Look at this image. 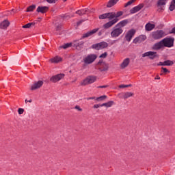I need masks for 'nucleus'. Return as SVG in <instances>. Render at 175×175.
<instances>
[{
  "label": "nucleus",
  "mask_w": 175,
  "mask_h": 175,
  "mask_svg": "<svg viewBox=\"0 0 175 175\" xmlns=\"http://www.w3.org/2000/svg\"><path fill=\"white\" fill-rule=\"evenodd\" d=\"M43 85V81H38L35 82L33 85H31L30 90L31 91H35L36 90H39Z\"/></svg>",
  "instance_id": "11"
},
{
  "label": "nucleus",
  "mask_w": 175,
  "mask_h": 175,
  "mask_svg": "<svg viewBox=\"0 0 175 175\" xmlns=\"http://www.w3.org/2000/svg\"><path fill=\"white\" fill-rule=\"evenodd\" d=\"M118 95H119V98H121L122 99H128V98H131V96H133L135 94L131 92H126L120 93Z\"/></svg>",
  "instance_id": "14"
},
{
  "label": "nucleus",
  "mask_w": 175,
  "mask_h": 175,
  "mask_svg": "<svg viewBox=\"0 0 175 175\" xmlns=\"http://www.w3.org/2000/svg\"><path fill=\"white\" fill-rule=\"evenodd\" d=\"M103 32H105V30H101L98 32V36H100L102 35V33H103Z\"/></svg>",
  "instance_id": "46"
},
{
  "label": "nucleus",
  "mask_w": 175,
  "mask_h": 175,
  "mask_svg": "<svg viewBox=\"0 0 175 175\" xmlns=\"http://www.w3.org/2000/svg\"><path fill=\"white\" fill-rule=\"evenodd\" d=\"M91 99H95V97H89L87 98L88 100H90Z\"/></svg>",
  "instance_id": "49"
},
{
  "label": "nucleus",
  "mask_w": 175,
  "mask_h": 175,
  "mask_svg": "<svg viewBox=\"0 0 175 175\" xmlns=\"http://www.w3.org/2000/svg\"><path fill=\"white\" fill-rule=\"evenodd\" d=\"M135 1L136 0H130L124 5V8H128V6L132 5V3H133V2H135Z\"/></svg>",
  "instance_id": "35"
},
{
  "label": "nucleus",
  "mask_w": 175,
  "mask_h": 175,
  "mask_svg": "<svg viewBox=\"0 0 175 175\" xmlns=\"http://www.w3.org/2000/svg\"><path fill=\"white\" fill-rule=\"evenodd\" d=\"M142 57H149L150 59H154V58H157V52L148 51L146 53H143Z\"/></svg>",
  "instance_id": "9"
},
{
  "label": "nucleus",
  "mask_w": 175,
  "mask_h": 175,
  "mask_svg": "<svg viewBox=\"0 0 175 175\" xmlns=\"http://www.w3.org/2000/svg\"><path fill=\"white\" fill-rule=\"evenodd\" d=\"M154 80H161L159 75H157V77L154 78Z\"/></svg>",
  "instance_id": "47"
},
{
  "label": "nucleus",
  "mask_w": 175,
  "mask_h": 175,
  "mask_svg": "<svg viewBox=\"0 0 175 175\" xmlns=\"http://www.w3.org/2000/svg\"><path fill=\"white\" fill-rule=\"evenodd\" d=\"M107 85L99 86L98 88H107Z\"/></svg>",
  "instance_id": "48"
},
{
  "label": "nucleus",
  "mask_w": 175,
  "mask_h": 175,
  "mask_svg": "<svg viewBox=\"0 0 175 175\" xmlns=\"http://www.w3.org/2000/svg\"><path fill=\"white\" fill-rule=\"evenodd\" d=\"M9 25H10V22H9L8 20H4L0 23V28L1 29H6Z\"/></svg>",
  "instance_id": "20"
},
{
  "label": "nucleus",
  "mask_w": 175,
  "mask_h": 175,
  "mask_svg": "<svg viewBox=\"0 0 175 175\" xmlns=\"http://www.w3.org/2000/svg\"><path fill=\"white\" fill-rule=\"evenodd\" d=\"M75 109H76V110H78V111H83V109H81L79 105H76Z\"/></svg>",
  "instance_id": "42"
},
{
  "label": "nucleus",
  "mask_w": 175,
  "mask_h": 175,
  "mask_svg": "<svg viewBox=\"0 0 175 175\" xmlns=\"http://www.w3.org/2000/svg\"><path fill=\"white\" fill-rule=\"evenodd\" d=\"M25 103H28V100H25Z\"/></svg>",
  "instance_id": "54"
},
{
  "label": "nucleus",
  "mask_w": 175,
  "mask_h": 175,
  "mask_svg": "<svg viewBox=\"0 0 175 175\" xmlns=\"http://www.w3.org/2000/svg\"><path fill=\"white\" fill-rule=\"evenodd\" d=\"M146 39H147V36L146 35H141L135 38L133 41V43H135V44H137V43H142V42H144Z\"/></svg>",
  "instance_id": "13"
},
{
  "label": "nucleus",
  "mask_w": 175,
  "mask_h": 175,
  "mask_svg": "<svg viewBox=\"0 0 175 175\" xmlns=\"http://www.w3.org/2000/svg\"><path fill=\"white\" fill-rule=\"evenodd\" d=\"M83 45L84 41H77L75 42V46H76V47H83Z\"/></svg>",
  "instance_id": "28"
},
{
  "label": "nucleus",
  "mask_w": 175,
  "mask_h": 175,
  "mask_svg": "<svg viewBox=\"0 0 175 175\" xmlns=\"http://www.w3.org/2000/svg\"><path fill=\"white\" fill-rule=\"evenodd\" d=\"M28 102H29V103H32V99L29 100Z\"/></svg>",
  "instance_id": "53"
},
{
  "label": "nucleus",
  "mask_w": 175,
  "mask_h": 175,
  "mask_svg": "<svg viewBox=\"0 0 175 175\" xmlns=\"http://www.w3.org/2000/svg\"><path fill=\"white\" fill-rule=\"evenodd\" d=\"M161 75V76H162V73L161 74H160Z\"/></svg>",
  "instance_id": "57"
},
{
  "label": "nucleus",
  "mask_w": 175,
  "mask_h": 175,
  "mask_svg": "<svg viewBox=\"0 0 175 175\" xmlns=\"http://www.w3.org/2000/svg\"><path fill=\"white\" fill-rule=\"evenodd\" d=\"M107 57V52H105L100 55V58H106Z\"/></svg>",
  "instance_id": "38"
},
{
  "label": "nucleus",
  "mask_w": 175,
  "mask_h": 175,
  "mask_svg": "<svg viewBox=\"0 0 175 175\" xmlns=\"http://www.w3.org/2000/svg\"><path fill=\"white\" fill-rule=\"evenodd\" d=\"M36 12L38 13H47V12H49V7L47 6H38L37 8Z\"/></svg>",
  "instance_id": "17"
},
{
  "label": "nucleus",
  "mask_w": 175,
  "mask_h": 175,
  "mask_svg": "<svg viewBox=\"0 0 175 175\" xmlns=\"http://www.w3.org/2000/svg\"><path fill=\"white\" fill-rule=\"evenodd\" d=\"M122 32H124V29H122V28L115 26L110 33L111 38H112V39H116L118 38V36H120Z\"/></svg>",
  "instance_id": "3"
},
{
  "label": "nucleus",
  "mask_w": 175,
  "mask_h": 175,
  "mask_svg": "<svg viewBox=\"0 0 175 175\" xmlns=\"http://www.w3.org/2000/svg\"><path fill=\"white\" fill-rule=\"evenodd\" d=\"M161 69H162L163 73H170V71H169V70H167V68H166L162 67Z\"/></svg>",
  "instance_id": "37"
},
{
  "label": "nucleus",
  "mask_w": 175,
  "mask_h": 175,
  "mask_svg": "<svg viewBox=\"0 0 175 175\" xmlns=\"http://www.w3.org/2000/svg\"><path fill=\"white\" fill-rule=\"evenodd\" d=\"M38 20H42V18H38Z\"/></svg>",
  "instance_id": "56"
},
{
  "label": "nucleus",
  "mask_w": 175,
  "mask_h": 175,
  "mask_svg": "<svg viewBox=\"0 0 175 175\" xmlns=\"http://www.w3.org/2000/svg\"><path fill=\"white\" fill-rule=\"evenodd\" d=\"M95 10L94 9H83V10H79L78 11L76 12L77 14H79V16H83V14H88V13H93V12H94Z\"/></svg>",
  "instance_id": "8"
},
{
  "label": "nucleus",
  "mask_w": 175,
  "mask_h": 175,
  "mask_svg": "<svg viewBox=\"0 0 175 175\" xmlns=\"http://www.w3.org/2000/svg\"><path fill=\"white\" fill-rule=\"evenodd\" d=\"M49 61L51 64H59V62L62 61V58L59 56H55V57L51 58Z\"/></svg>",
  "instance_id": "21"
},
{
  "label": "nucleus",
  "mask_w": 175,
  "mask_h": 175,
  "mask_svg": "<svg viewBox=\"0 0 175 175\" xmlns=\"http://www.w3.org/2000/svg\"><path fill=\"white\" fill-rule=\"evenodd\" d=\"M56 31H59L61 29L62 25L61 24H55Z\"/></svg>",
  "instance_id": "39"
},
{
  "label": "nucleus",
  "mask_w": 175,
  "mask_h": 175,
  "mask_svg": "<svg viewBox=\"0 0 175 175\" xmlns=\"http://www.w3.org/2000/svg\"><path fill=\"white\" fill-rule=\"evenodd\" d=\"M95 81H96V77L89 76L81 81V85H88V84H92Z\"/></svg>",
  "instance_id": "5"
},
{
  "label": "nucleus",
  "mask_w": 175,
  "mask_h": 175,
  "mask_svg": "<svg viewBox=\"0 0 175 175\" xmlns=\"http://www.w3.org/2000/svg\"><path fill=\"white\" fill-rule=\"evenodd\" d=\"M98 31H99V29H94L90 31L87 32L86 33H83L81 39H84L85 38H90V36H92V35H94V33H96V32H98Z\"/></svg>",
  "instance_id": "16"
},
{
  "label": "nucleus",
  "mask_w": 175,
  "mask_h": 175,
  "mask_svg": "<svg viewBox=\"0 0 175 175\" xmlns=\"http://www.w3.org/2000/svg\"><path fill=\"white\" fill-rule=\"evenodd\" d=\"M131 85H120L119 86V88H126L128 87H131Z\"/></svg>",
  "instance_id": "40"
},
{
  "label": "nucleus",
  "mask_w": 175,
  "mask_h": 175,
  "mask_svg": "<svg viewBox=\"0 0 175 175\" xmlns=\"http://www.w3.org/2000/svg\"><path fill=\"white\" fill-rule=\"evenodd\" d=\"M154 28H155V25L148 23L146 25H145V29L146 31H152V29H154Z\"/></svg>",
  "instance_id": "23"
},
{
  "label": "nucleus",
  "mask_w": 175,
  "mask_h": 175,
  "mask_svg": "<svg viewBox=\"0 0 175 175\" xmlns=\"http://www.w3.org/2000/svg\"><path fill=\"white\" fill-rule=\"evenodd\" d=\"M166 33L163 30H157L155 31L152 32L151 38L154 39V40H159V39H162V38H165Z\"/></svg>",
  "instance_id": "2"
},
{
  "label": "nucleus",
  "mask_w": 175,
  "mask_h": 175,
  "mask_svg": "<svg viewBox=\"0 0 175 175\" xmlns=\"http://www.w3.org/2000/svg\"><path fill=\"white\" fill-rule=\"evenodd\" d=\"M116 42V40H113V41L111 42V44H114V43H115Z\"/></svg>",
  "instance_id": "51"
},
{
  "label": "nucleus",
  "mask_w": 175,
  "mask_h": 175,
  "mask_svg": "<svg viewBox=\"0 0 175 175\" xmlns=\"http://www.w3.org/2000/svg\"><path fill=\"white\" fill-rule=\"evenodd\" d=\"M99 107H100V105L99 104H96L94 105V109H99Z\"/></svg>",
  "instance_id": "45"
},
{
  "label": "nucleus",
  "mask_w": 175,
  "mask_h": 175,
  "mask_svg": "<svg viewBox=\"0 0 175 175\" xmlns=\"http://www.w3.org/2000/svg\"><path fill=\"white\" fill-rule=\"evenodd\" d=\"M107 98V96L103 95V96H100V97H97L96 98V100H97V102H102V100H105V99H106Z\"/></svg>",
  "instance_id": "29"
},
{
  "label": "nucleus",
  "mask_w": 175,
  "mask_h": 175,
  "mask_svg": "<svg viewBox=\"0 0 175 175\" xmlns=\"http://www.w3.org/2000/svg\"><path fill=\"white\" fill-rule=\"evenodd\" d=\"M166 1L167 0H159L157 2V6H163L164 5H166Z\"/></svg>",
  "instance_id": "30"
},
{
  "label": "nucleus",
  "mask_w": 175,
  "mask_h": 175,
  "mask_svg": "<svg viewBox=\"0 0 175 175\" xmlns=\"http://www.w3.org/2000/svg\"><path fill=\"white\" fill-rule=\"evenodd\" d=\"M35 25V23H29L23 26V28H31Z\"/></svg>",
  "instance_id": "33"
},
{
  "label": "nucleus",
  "mask_w": 175,
  "mask_h": 175,
  "mask_svg": "<svg viewBox=\"0 0 175 175\" xmlns=\"http://www.w3.org/2000/svg\"><path fill=\"white\" fill-rule=\"evenodd\" d=\"M65 77L64 74H58L57 75L53 76L50 81H52V83H57V81H59V80H62Z\"/></svg>",
  "instance_id": "10"
},
{
  "label": "nucleus",
  "mask_w": 175,
  "mask_h": 175,
  "mask_svg": "<svg viewBox=\"0 0 175 175\" xmlns=\"http://www.w3.org/2000/svg\"><path fill=\"white\" fill-rule=\"evenodd\" d=\"M163 47H173L174 43V38H164L161 40Z\"/></svg>",
  "instance_id": "6"
},
{
  "label": "nucleus",
  "mask_w": 175,
  "mask_h": 175,
  "mask_svg": "<svg viewBox=\"0 0 175 175\" xmlns=\"http://www.w3.org/2000/svg\"><path fill=\"white\" fill-rule=\"evenodd\" d=\"M157 66H165V62H159Z\"/></svg>",
  "instance_id": "44"
},
{
  "label": "nucleus",
  "mask_w": 175,
  "mask_h": 175,
  "mask_svg": "<svg viewBox=\"0 0 175 175\" xmlns=\"http://www.w3.org/2000/svg\"><path fill=\"white\" fill-rule=\"evenodd\" d=\"M71 46H72L71 43H67V44H65L64 45L62 46L61 48L64 49V50H65L66 49H69V47H71Z\"/></svg>",
  "instance_id": "34"
},
{
  "label": "nucleus",
  "mask_w": 175,
  "mask_h": 175,
  "mask_svg": "<svg viewBox=\"0 0 175 175\" xmlns=\"http://www.w3.org/2000/svg\"><path fill=\"white\" fill-rule=\"evenodd\" d=\"M34 9H36V5H30L27 8L26 12H33Z\"/></svg>",
  "instance_id": "31"
},
{
  "label": "nucleus",
  "mask_w": 175,
  "mask_h": 175,
  "mask_svg": "<svg viewBox=\"0 0 175 175\" xmlns=\"http://www.w3.org/2000/svg\"><path fill=\"white\" fill-rule=\"evenodd\" d=\"M175 9V0H172V1L171 2L170 6V10L171 12H173V10H174Z\"/></svg>",
  "instance_id": "32"
},
{
  "label": "nucleus",
  "mask_w": 175,
  "mask_h": 175,
  "mask_svg": "<svg viewBox=\"0 0 175 175\" xmlns=\"http://www.w3.org/2000/svg\"><path fill=\"white\" fill-rule=\"evenodd\" d=\"M109 46V44L106 42H101L98 44H95L92 45V49H95L96 50H103V49H106Z\"/></svg>",
  "instance_id": "7"
},
{
  "label": "nucleus",
  "mask_w": 175,
  "mask_h": 175,
  "mask_svg": "<svg viewBox=\"0 0 175 175\" xmlns=\"http://www.w3.org/2000/svg\"><path fill=\"white\" fill-rule=\"evenodd\" d=\"M96 59V56L94 54H90L83 57V61L85 65H90V64H92L94 61Z\"/></svg>",
  "instance_id": "4"
},
{
  "label": "nucleus",
  "mask_w": 175,
  "mask_h": 175,
  "mask_svg": "<svg viewBox=\"0 0 175 175\" xmlns=\"http://www.w3.org/2000/svg\"><path fill=\"white\" fill-rule=\"evenodd\" d=\"M114 105V101H109L107 103H103L100 105V107H111Z\"/></svg>",
  "instance_id": "24"
},
{
  "label": "nucleus",
  "mask_w": 175,
  "mask_h": 175,
  "mask_svg": "<svg viewBox=\"0 0 175 175\" xmlns=\"http://www.w3.org/2000/svg\"><path fill=\"white\" fill-rule=\"evenodd\" d=\"M143 8H144V5L143 4H139L138 5L133 8L131 10H130V13L131 14H135V13H137V12H139V10H142V9H143Z\"/></svg>",
  "instance_id": "15"
},
{
  "label": "nucleus",
  "mask_w": 175,
  "mask_h": 175,
  "mask_svg": "<svg viewBox=\"0 0 175 175\" xmlns=\"http://www.w3.org/2000/svg\"><path fill=\"white\" fill-rule=\"evenodd\" d=\"M18 114H23V113H24V109H23V108H19V109H18Z\"/></svg>",
  "instance_id": "43"
},
{
  "label": "nucleus",
  "mask_w": 175,
  "mask_h": 175,
  "mask_svg": "<svg viewBox=\"0 0 175 175\" xmlns=\"http://www.w3.org/2000/svg\"><path fill=\"white\" fill-rule=\"evenodd\" d=\"M126 24H128V21L126 20H124V21H122L120 22H119L116 25V27H118V28H124V27H125V25H126Z\"/></svg>",
  "instance_id": "22"
},
{
  "label": "nucleus",
  "mask_w": 175,
  "mask_h": 175,
  "mask_svg": "<svg viewBox=\"0 0 175 175\" xmlns=\"http://www.w3.org/2000/svg\"><path fill=\"white\" fill-rule=\"evenodd\" d=\"M172 33H175V27L172 29Z\"/></svg>",
  "instance_id": "50"
},
{
  "label": "nucleus",
  "mask_w": 175,
  "mask_h": 175,
  "mask_svg": "<svg viewBox=\"0 0 175 175\" xmlns=\"http://www.w3.org/2000/svg\"><path fill=\"white\" fill-rule=\"evenodd\" d=\"M122 14H124V12H122V11H119L117 13H115V18L111 20V21L107 22V23H105V25H103V27L105 28L106 29L113 27V25H114V24H117V23H118V21L120 19H118V17H121V16H122Z\"/></svg>",
  "instance_id": "1"
},
{
  "label": "nucleus",
  "mask_w": 175,
  "mask_h": 175,
  "mask_svg": "<svg viewBox=\"0 0 175 175\" xmlns=\"http://www.w3.org/2000/svg\"><path fill=\"white\" fill-rule=\"evenodd\" d=\"M48 3H55L58 0H46Z\"/></svg>",
  "instance_id": "41"
},
{
  "label": "nucleus",
  "mask_w": 175,
  "mask_h": 175,
  "mask_svg": "<svg viewBox=\"0 0 175 175\" xmlns=\"http://www.w3.org/2000/svg\"><path fill=\"white\" fill-rule=\"evenodd\" d=\"M135 32L136 31H135V29L129 31L125 36L126 40H127V42H131V40H132V38L135 36Z\"/></svg>",
  "instance_id": "12"
},
{
  "label": "nucleus",
  "mask_w": 175,
  "mask_h": 175,
  "mask_svg": "<svg viewBox=\"0 0 175 175\" xmlns=\"http://www.w3.org/2000/svg\"><path fill=\"white\" fill-rule=\"evenodd\" d=\"M99 18L100 20H105V18H107V13L100 15Z\"/></svg>",
  "instance_id": "36"
},
{
  "label": "nucleus",
  "mask_w": 175,
  "mask_h": 175,
  "mask_svg": "<svg viewBox=\"0 0 175 175\" xmlns=\"http://www.w3.org/2000/svg\"><path fill=\"white\" fill-rule=\"evenodd\" d=\"M174 62H173V61H172V60L164 61L165 66H172V65H174Z\"/></svg>",
  "instance_id": "27"
},
{
  "label": "nucleus",
  "mask_w": 175,
  "mask_h": 175,
  "mask_svg": "<svg viewBox=\"0 0 175 175\" xmlns=\"http://www.w3.org/2000/svg\"><path fill=\"white\" fill-rule=\"evenodd\" d=\"M81 23H82V21H79V22H78V23H77V25H80Z\"/></svg>",
  "instance_id": "52"
},
{
  "label": "nucleus",
  "mask_w": 175,
  "mask_h": 175,
  "mask_svg": "<svg viewBox=\"0 0 175 175\" xmlns=\"http://www.w3.org/2000/svg\"><path fill=\"white\" fill-rule=\"evenodd\" d=\"M118 1L120 0H110L107 3V7L113 8V6H114V5H116Z\"/></svg>",
  "instance_id": "25"
},
{
  "label": "nucleus",
  "mask_w": 175,
  "mask_h": 175,
  "mask_svg": "<svg viewBox=\"0 0 175 175\" xmlns=\"http://www.w3.org/2000/svg\"><path fill=\"white\" fill-rule=\"evenodd\" d=\"M107 18H109V20H114V18H116V12L107 13Z\"/></svg>",
  "instance_id": "26"
},
{
  "label": "nucleus",
  "mask_w": 175,
  "mask_h": 175,
  "mask_svg": "<svg viewBox=\"0 0 175 175\" xmlns=\"http://www.w3.org/2000/svg\"><path fill=\"white\" fill-rule=\"evenodd\" d=\"M163 43L162 42V40H161L159 42L155 43L152 46V50H161V49H163Z\"/></svg>",
  "instance_id": "19"
},
{
  "label": "nucleus",
  "mask_w": 175,
  "mask_h": 175,
  "mask_svg": "<svg viewBox=\"0 0 175 175\" xmlns=\"http://www.w3.org/2000/svg\"><path fill=\"white\" fill-rule=\"evenodd\" d=\"M131 62V59L126 58L123 60L122 63L120 64L121 69H125V68H127L128 65H129Z\"/></svg>",
  "instance_id": "18"
},
{
  "label": "nucleus",
  "mask_w": 175,
  "mask_h": 175,
  "mask_svg": "<svg viewBox=\"0 0 175 175\" xmlns=\"http://www.w3.org/2000/svg\"><path fill=\"white\" fill-rule=\"evenodd\" d=\"M63 1V2H66V0H62Z\"/></svg>",
  "instance_id": "55"
}]
</instances>
